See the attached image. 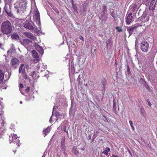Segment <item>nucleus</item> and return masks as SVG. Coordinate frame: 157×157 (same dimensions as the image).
Here are the masks:
<instances>
[{"label":"nucleus","mask_w":157,"mask_h":157,"mask_svg":"<svg viewBox=\"0 0 157 157\" xmlns=\"http://www.w3.org/2000/svg\"><path fill=\"white\" fill-rule=\"evenodd\" d=\"M1 29L3 33L6 34L10 33L12 30L11 24L8 21H6L2 23Z\"/></svg>","instance_id":"1"},{"label":"nucleus","mask_w":157,"mask_h":157,"mask_svg":"<svg viewBox=\"0 0 157 157\" xmlns=\"http://www.w3.org/2000/svg\"><path fill=\"white\" fill-rule=\"evenodd\" d=\"M9 141L10 143H13L16 145H17V146L19 147V143L20 140H19L16 134H11L9 136Z\"/></svg>","instance_id":"2"},{"label":"nucleus","mask_w":157,"mask_h":157,"mask_svg":"<svg viewBox=\"0 0 157 157\" xmlns=\"http://www.w3.org/2000/svg\"><path fill=\"white\" fill-rule=\"evenodd\" d=\"M149 47V44L145 40H143L140 44V48L143 52H147Z\"/></svg>","instance_id":"3"},{"label":"nucleus","mask_w":157,"mask_h":157,"mask_svg":"<svg viewBox=\"0 0 157 157\" xmlns=\"http://www.w3.org/2000/svg\"><path fill=\"white\" fill-rule=\"evenodd\" d=\"M141 25H139V24H136L134 25L130 26H126V28L127 31L129 33V36H130L133 33L134 30L136 29L137 28Z\"/></svg>","instance_id":"4"},{"label":"nucleus","mask_w":157,"mask_h":157,"mask_svg":"<svg viewBox=\"0 0 157 157\" xmlns=\"http://www.w3.org/2000/svg\"><path fill=\"white\" fill-rule=\"evenodd\" d=\"M20 61L17 58L12 57L11 59L10 65L12 67L15 69L19 65Z\"/></svg>","instance_id":"5"},{"label":"nucleus","mask_w":157,"mask_h":157,"mask_svg":"<svg viewBox=\"0 0 157 157\" xmlns=\"http://www.w3.org/2000/svg\"><path fill=\"white\" fill-rule=\"evenodd\" d=\"M24 27L30 30H33L35 29V28H36L34 24L28 21H26L25 22L24 24Z\"/></svg>","instance_id":"6"},{"label":"nucleus","mask_w":157,"mask_h":157,"mask_svg":"<svg viewBox=\"0 0 157 157\" xmlns=\"http://www.w3.org/2000/svg\"><path fill=\"white\" fill-rule=\"evenodd\" d=\"M19 7L21 8V10L23 11L26 9L27 4L26 0H19Z\"/></svg>","instance_id":"7"},{"label":"nucleus","mask_w":157,"mask_h":157,"mask_svg":"<svg viewBox=\"0 0 157 157\" xmlns=\"http://www.w3.org/2000/svg\"><path fill=\"white\" fill-rule=\"evenodd\" d=\"M78 149L82 151H84L85 149V148L84 147H83L81 148H78L76 146H74L72 148L71 152L74 155H78L80 153Z\"/></svg>","instance_id":"8"},{"label":"nucleus","mask_w":157,"mask_h":157,"mask_svg":"<svg viewBox=\"0 0 157 157\" xmlns=\"http://www.w3.org/2000/svg\"><path fill=\"white\" fill-rule=\"evenodd\" d=\"M138 10V6L136 4L131 6L129 8V11L132 12L133 15H136Z\"/></svg>","instance_id":"9"},{"label":"nucleus","mask_w":157,"mask_h":157,"mask_svg":"<svg viewBox=\"0 0 157 157\" xmlns=\"http://www.w3.org/2000/svg\"><path fill=\"white\" fill-rule=\"evenodd\" d=\"M157 52V47L154 45L150 52L149 56H151L152 59H154Z\"/></svg>","instance_id":"10"},{"label":"nucleus","mask_w":157,"mask_h":157,"mask_svg":"<svg viewBox=\"0 0 157 157\" xmlns=\"http://www.w3.org/2000/svg\"><path fill=\"white\" fill-rule=\"evenodd\" d=\"M132 13L130 12V13L128 15L127 14L126 16L125 20L126 24L129 25L130 24L132 19Z\"/></svg>","instance_id":"11"},{"label":"nucleus","mask_w":157,"mask_h":157,"mask_svg":"<svg viewBox=\"0 0 157 157\" xmlns=\"http://www.w3.org/2000/svg\"><path fill=\"white\" fill-rule=\"evenodd\" d=\"M34 18L36 22L38 21L40 23V13L37 9L34 12Z\"/></svg>","instance_id":"12"},{"label":"nucleus","mask_w":157,"mask_h":157,"mask_svg":"<svg viewBox=\"0 0 157 157\" xmlns=\"http://www.w3.org/2000/svg\"><path fill=\"white\" fill-rule=\"evenodd\" d=\"M107 85V82L106 80L104 78L101 81V86H102V93L104 94L105 91V88L106 87Z\"/></svg>","instance_id":"13"},{"label":"nucleus","mask_w":157,"mask_h":157,"mask_svg":"<svg viewBox=\"0 0 157 157\" xmlns=\"http://www.w3.org/2000/svg\"><path fill=\"white\" fill-rule=\"evenodd\" d=\"M24 34L27 37L29 38L32 40H34L36 39V37L30 33L25 32H24Z\"/></svg>","instance_id":"14"},{"label":"nucleus","mask_w":157,"mask_h":157,"mask_svg":"<svg viewBox=\"0 0 157 157\" xmlns=\"http://www.w3.org/2000/svg\"><path fill=\"white\" fill-rule=\"evenodd\" d=\"M11 37L13 39L17 40H19L20 38L18 35L15 33L12 34Z\"/></svg>","instance_id":"15"},{"label":"nucleus","mask_w":157,"mask_h":157,"mask_svg":"<svg viewBox=\"0 0 157 157\" xmlns=\"http://www.w3.org/2000/svg\"><path fill=\"white\" fill-rule=\"evenodd\" d=\"M4 74L2 71L0 70V84L2 82L4 79Z\"/></svg>","instance_id":"16"},{"label":"nucleus","mask_w":157,"mask_h":157,"mask_svg":"<svg viewBox=\"0 0 157 157\" xmlns=\"http://www.w3.org/2000/svg\"><path fill=\"white\" fill-rule=\"evenodd\" d=\"M33 54V56L35 59L39 58V56L36 51L35 50H33L32 51Z\"/></svg>","instance_id":"17"},{"label":"nucleus","mask_w":157,"mask_h":157,"mask_svg":"<svg viewBox=\"0 0 157 157\" xmlns=\"http://www.w3.org/2000/svg\"><path fill=\"white\" fill-rule=\"evenodd\" d=\"M125 74L126 75H128V76H131L132 73L128 65L127 66V71L125 72Z\"/></svg>","instance_id":"18"},{"label":"nucleus","mask_w":157,"mask_h":157,"mask_svg":"<svg viewBox=\"0 0 157 157\" xmlns=\"http://www.w3.org/2000/svg\"><path fill=\"white\" fill-rule=\"evenodd\" d=\"M50 129L48 127L44 129L43 130V134L45 135L44 136H46L48 133L50 132Z\"/></svg>","instance_id":"19"},{"label":"nucleus","mask_w":157,"mask_h":157,"mask_svg":"<svg viewBox=\"0 0 157 157\" xmlns=\"http://www.w3.org/2000/svg\"><path fill=\"white\" fill-rule=\"evenodd\" d=\"M113 109L114 111V112L115 113H116L117 112V107L115 105V99L113 100Z\"/></svg>","instance_id":"20"},{"label":"nucleus","mask_w":157,"mask_h":157,"mask_svg":"<svg viewBox=\"0 0 157 157\" xmlns=\"http://www.w3.org/2000/svg\"><path fill=\"white\" fill-rule=\"evenodd\" d=\"M24 67V64H21L19 69V72L20 73H23L24 72V71L23 70V67Z\"/></svg>","instance_id":"21"},{"label":"nucleus","mask_w":157,"mask_h":157,"mask_svg":"<svg viewBox=\"0 0 157 157\" xmlns=\"http://www.w3.org/2000/svg\"><path fill=\"white\" fill-rule=\"evenodd\" d=\"M103 14H105L106 12L107 9L106 6L105 5L103 6L101 8Z\"/></svg>","instance_id":"22"},{"label":"nucleus","mask_w":157,"mask_h":157,"mask_svg":"<svg viewBox=\"0 0 157 157\" xmlns=\"http://www.w3.org/2000/svg\"><path fill=\"white\" fill-rule=\"evenodd\" d=\"M144 85L145 86V88L147 90H148V91H149L150 92L152 91V90L150 89V87L147 83L146 82L144 84Z\"/></svg>","instance_id":"23"},{"label":"nucleus","mask_w":157,"mask_h":157,"mask_svg":"<svg viewBox=\"0 0 157 157\" xmlns=\"http://www.w3.org/2000/svg\"><path fill=\"white\" fill-rule=\"evenodd\" d=\"M65 145H61L60 148L61 149V151L65 153Z\"/></svg>","instance_id":"24"},{"label":"nucleus","mask_w":157,"mask_h":157,"mask_svg":"<svg viewBox=\"0 0 157 157\" xmlns=\"http://www.w3.org/2000/svg\"><path fill=\"white\" fill-rule=\"evenodd\" d=\"M61 129L62 131H63L67 133H68V132L67 131V128L66 126L61 125Z\"/></svg>","instance_id":"25"},{"label":"nucleus","mask_w":157,"mask_h":157,"mask_svg":"<svg viewBox=\"0 0 157 157\" xmlns=\"http://www.w3.org/2000/svg\"><path fill=\"white\" fill-rule=\"evenodd\" d=\"M156 3V1H155V0H152L150 4V6H152L154 7H155V5Z\"/></svg>","instance_id":"26"},{"label":"nucleus","mask_w":157,"mask_h":157,"mask_svg":"<svg viewBox=\"0 0 157 157\" xmlns=\"http://www.w3.org/2000/svg\"><path fill=\"white\" fill-rule=\"evenodd\" d=\"M155 9V7H153V6H149V10H151L152 11L151 12V14H154V12L153 11V10Z\"/></svg>","instance_id":"27"},{"label":"nucleus","mask_w":157,"mask_h":157,"mask_svg":"<svg viewBox=\"0 0 157 157\" xmlns=\"http://www.w3.org/2000/svg\"><path fill=\"white\" fill-rule=\"evenodd\" d=\"M38 47L40 48V49L39 50H37V51H38L40 54H43L44 52V50L40 46H38Z\"/></svg>","instance_id":"28"},{"label":"nucleus","mask_w":157,"mask_h":157,"mask_svg":"<svg viewBox=\"0 0 157 157\" xmlns=\"http://www.w3.org/2000/svg\"><path fill=\"white\" fill-rule=\"evenodd\" d=\"M96 48L95 46H92L91 48V52H93L94 54L96 53Z\"/></svg>","instance_id":"29"},{"label":"nucleus","mask_w":157,"mask_h":157,"mask_svg":"<svg viewBox=\"0 0 157 157\" xmlns=\"http://www.w3.org/2000/svg\"><path fill=\"white\" fill-rule=\"evenodd\" d=\"M65 137H64L63 138L62 140L61 141V145H65Z\"/></svg>","instance_id":"30"},{"label":"nucleus","mask_w":157,"mask_h":157,"mask_svg":"<svg viewBox=\"0 0 157 157\" xmlns=\"http://www.w3.org/2000/svg\"><path fill=\"white\" fill-rule=\"evenodd\" d=\"M55 115H56V117L57 118V119H58L59 118H60V116H61L59 113V112H56L55 113Z\"/></svg>","instance_id":"31"},{"label":"nucleus","mask_w":157,"mask_h":157,"mask_svg":"<svg viewBox=\"0 0 157 157\" xmlns=\"http://www.w3.org/2000/svg\"><path fill=\"white\" fill-rule=\"evenodd\" d=\"M115 29H117V31L119 32H122V29L121 27H117L115 28Z\"/></svg>","instance_id":"32"},{"label":"nucleus","mask_w":157,"mask_h":157,"mask_svg":"<svg viewBox=\"0 0 157 157\" xmlns=\"http://www.w3.org/2000/svg\"><path fill=\"white\" fill-rule=\"evenodd\" d=\"M140 83L144 84L146 82V81L142 78H140Z\"/></svg>","instance_id":"33"},{"label":"nucleus","mask_w":157,"mask_h":157,"mask_svg":"<svg viewBox=\"0 0 157 157\" xmlns=\"http://www.w3.org/2000/svg\"><path fill=\"white\" fill-rule=\"evenodd\" d=\"M129 123L130 125V126L132 128L133 130H134V126L132 125V121H129Z\"/></svg>","instance_id":"34"},{"label":"nucleus","mask_w":157,"mask_h":157,"mask_svg":"<svg viewBox=\"0 0 157 157\" xmlns=\"http://www.w3.org/2000/svg\"><path fill=\"white\" fill-rule=\"evenodd\" d=\"M111 15L112 16V17H113V18L114 19H115V18H116V14L114 13V11L112 12L111 13Z\"/></svg>","instance_id":"35"},{"label":"nucleus","mask_w":157,"mask_h":157,"mask_svg":"<svg viewBox=\"0 0 157 157\" xmlns=\"http://www.w3.org/2000/svg\"><path fill=\"white\" fill-rule=\"evenodd\" d=\"M147 16V14L146 13H144L142 15L141 17L143 19H144Z\"/></svg>","instance_id":"36"},{"label":"nucleus","mask_w":157,"mask_h":157,"mask_svg":"<svg viewBox=\"0 0 157 157\" xmlns=\"http://www.w3.org/2000/svg\"><path fill=\"white\" fill-rule=\"evenodd\" d=\"M29 41V40L27 39H25L23 40V42L24 43H27Z\"/></svg>","instance_id":"37"},{"label":"nucleus","mask_w":157,"mask_h":157,"mask_svg":"<svg viewBox=\"0 0 157 157\" xmlns=\"http://www.w3.org/2000/svg\"><path fill=\"white\" fill-rule=\"evenodd\" d=\"M30 90V87L29 86H27L26 89H25V91L26 92H28Z\"/></svg>","instance_id":"38"},{"label":"nucleus","mask_w":157,"mask_h":157,"mask_svg":"<svg viewBox=\"0 0 157 157\" xmlns=\"http://www.w3.org/2000/svg\"><path fill=\"white\" fill-rule=\"evenodd\" d=\"M147 101L148 102V105L149 106H151V104L150 102V101H149V99H147Z\"/></svg>","instance_id":"39"},{"label":"nucleus","mask_w":157,"mask_h":157,"mask_svg":"<svg viewBox=\"0 0 157 157\" xmlns=\"http://www.w3.org/2000/svg\"><path fill=\"white\" fill-rule=\"evenodd\" d=\"M97 151H94L93 152V155L94 157H98V156L96 155Z\"/></svg>","instance_id":"40"},{"label":"nucleus","mask_w":157,"mask_h":157,"mask_svg":"<svg viewBox=\"0 0 157 157\" xmlns=\"http://www.w3.org/2000/svg\"><path fill=\"white\" fill-rule=\"evenodd\" d=\"M105 151H106L108 152L110 151V149L109 147H106L105 149Z\"/></svg>","instance_id":"41"},{"label":"nucleus","mask_w":157,"mask_h":157,"mask_svg":"<svg viewBox=\"0 0 157 157\" xmlns=\"http://www.w3.org/2000/svg\"><path fill=\"white\" fill-rule=\"evenodd\" d=\"M7 3H10L11 1L12 0H4Z\"/></svg>","instance_id":"42"},{"label":"nucleus","mask_w":157,"mask_h":157,"mask_svg":"<svg viewBox=\"0 0 157 157\" xmlns=\"http://www.w3.org/2000/svg\"><path fill=\"white\" fill-rule=\"evenodd\" d=\"M103 153L105 154L106 155H108V152L105 150L103 151Z\"/></svg>","instance_id":"43"},{"label":"nucleus","mask_w":157,"mask_h":157,"mask_svg":"<svg viewBox=\"0 0 157 157\" xmlns=\"http://www.w3.org/2000/svg\"><path fill=\"white\" fill-rule=\"evenodd\" d=\"M24 87L23 85L22 84H21L19 85V87L21 88H23Z\"/></svg>","instance_id":"44"},{"label":"nucleus","mask_w":157,"mask_h":157,"mask_svg":"<svg viewBox=\"0 0 157 157\" xmlns=\"http://www.w3.org/2000/svg\"><path fill=\"white\" fill-rule=\"evenodd\" d=\"M35 74L36 72L35 71H33L32 73L31 76L33 77L34 75Z\"/></svg>","instance_id":"45"},{"label":"nucleus","mask_w":157,"mask_h":157,"mask_svg":"<svg viewBox=\"0 0 157 157\" xmlns=\"http://www.w3.org/2000/svg\"><path fill=\"white\" fill-rule=\"evenodd\" d=\"M127 151H128V153L130 155H132V154H131V152H130V150H129V149H128L127 150Z\"/></svg>","instance_id":"46"},{"label":"nucleus","mask_w":157,"mask_h":157,"mask_svg":"<svg viewBox=\"0 0 157 157\" xmlns=\"http://www.w3.org/2000/svg\"><path fill=\"white\" fill-rule=\"evenodd\" d=\"M112 157H119V156L117 155L112 154Z\"/></svg>","instance_id":"47"},{"label":"nucleus","mask_w":157,"mask_h":157,"mask_svg":"<svg viewBox=\"0 0 157 157\" xmlns=\"http://www.w3.org/2000/svg\"><path fill=\"white\" fill-rule=\"evenodd\" d=\"M108 43H109V44L110 43V41H107V47H108V46H109Z\"/></svg>","instance_id":"48"},{"label":"nucleus","mask_w":157,"mask_h":157,"mask_svg":"<svg viewBox=\"0 0 157 157\" xmlns=\"http://www.w3.org/2000/svg\"><path fill=\"white\" fill-rule=\"evenodd\" d=\"M141 111L142 113H144V109H143L142 108L141 109Z\"/></svg>","instance_id":"49"},{"label":"nucleus","mask_w":157,"mask_h":157,"mask_svg":"<svg viewBox=\"0 0 157 157\" xmlns=\"http://www.w3.org/2000/svg\"><path fill=\"white\" fill-rule=\"evenodd\" d=\"M6 6H5V10L6 11V13H7V14H9V13H8L7 10H6Z\"/></svg>","instance_id":"50"},{"label":"nucleus","mask_w":157,"mask_h":157,"mask_svg":"<svg viewBox=\"0 0 157 157\" xmlns=\"http://www.w3.org/2000/svg\"><path fill=\"white\" fill-rule=\"evenodd\" d=\"M80 39L81 40H84V38H83V37L82 36H81V37L80 38Z\"/></svg>","instance_id":"51"},{"label":"nucleus","mask_w":157,"mask_h":157,"mask_svg":"<svg viewBox=\"0 0 157 157\" xmlns=\"http://www.w3.org/2000/svg\"><path fill=\"white\" fill-rule=\"evenodd\" d=\"M52 116L51 117V118H50V120H49V121H50V122H51V123H52Z\"/></svg>","instance_id":"52"},{"label":"nucleus","mask_w":157,"mask_h":157,"mask_svg":"<svg viewBox=\"0 0 157 157\" xmlns=\"http://www.w3.org/2000/svg\"><path fill=\"white\" fill-rule=\"evenodd\" d=\"M2 44L0 43V48L1 47V46H2Z\"/></svg>","instance_id":"53"},{"label":"nucleus","mask_w":157,"mask_h":157,"mask_svg":"<svg viewBox=\"0 0 157 157\" xmlns=\"http://www.w3.org/2000/svg\"><path fill=\"white\" fill-rule=\"evenodd\" d=\"M137 41H137V40H136V41H135V43H136L137 42Z\"/></svg>","instance_id":"54"},{"label":"nucleus","mask_w":157,"mask_h":157,"mask_svg":"<svg viewBox=\"0 0 157 157\" xmlns=\"http://www.w3.org/2000/svg\"><path fill=\"white\" fill-rule=\"evenodd\" d=\"M56 12L57 13H59V11H58L57 10H56Z\"/></svg>","instance_id":"55"},{"label":"nucleus","mask_w":157,"mask_h":157,"mask_svg":"<svg viewBox=\"0 0 157 157\" xmlns=\"http://www.w3.org/2000/svg\"><path fill=\"white\" fill-rule=\"evenodd\" d=\"M22 101H20V104H22Z\"/></svg>","instance_id":"56"},{"label":"nucleus","mask_w":157,"mask_h":157,"mask_svg":"<svg viewBox=\"0 0 157 157\" xmlns=\"http://www.w3.org/2000/svg\"><path fill=\"white\" fill-rule=\"evenodd\" d=\"M115 64L116 65H117V62H115Z\"/></svg>","instance_id":"57"},{"label":"nucleus","mask_w":157,"mask_h":157,"mask_svg":"<svg viewBox=\"0 0 157 157\" xmlns=\"http://www.w3.org/2000/svg\"><path fill=\"white\" fill-rule=\"evenodd\" d=\"M16 150H15V151H13V152H14V153H15V152H16Z\"/></svg>","instance_id":"58"},{"label":"nucleus","mask_w":157,"mask_h":157,"mask_svg":"<svg viewBox=\"0 0 157 157\" xmlns=\"http://www.w3.org/2000/svg\"><path fill=\"white\" fill-rule=\"evenodd\" d=\"M110 157H112V156H110Z\"/></svg>","instance_id":"59"}]
</instances>
